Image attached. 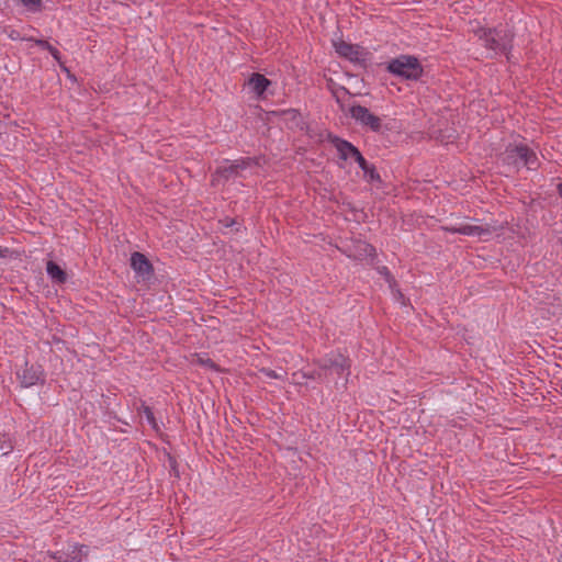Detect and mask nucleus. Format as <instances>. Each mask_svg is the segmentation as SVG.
Wrapping results in <instances>:
<instances>
[{
	"label": "nucleus",
	"instance_id": "nucleus-20",
	"mask_svg": "<svg viewBox=\"0 0 562 562\" xmlns=\"http://www.w3.org/2000/svg\"><path fill=\"white\" fill-rule=\"evenodd\" d=\"M143 412H144V415H145L148 424L150 426H153L154 428H156L157 427V423H156V419H155V416H154V413H153L151 408L148 407V406H145Z\"/></svg>",
	"mask_w": 562,
	"mask_h": 562
},
{
	"label": "nucleus",
	"instance_id": "nucleus-16",
	"mask_svg": "<svg viewBox=\"0 0 562 562\" xmlns=\"http://www.w3.org/2000/svg\"><path fill=\"white\" fill-rule=\"evenodd\" d=\"M520 148H525V145L508 146L504 154V160L507 164L519 166Z\"/></svg>",
	"mask_w": 562,
	"mask_h": 562
},
{
	"label": "nucleus",
	"instance_id": "nucleus-24",
	"mask_svg": "<svg viewBox=\"0 0 562 562\" xmlns=\"http://www.w3.org/2000/svg\"><path fill=\"white\" fill-rule=\"evenodd\" d=\"M52 558L56 561V562H68L66 559H63L61 555H59L58 552H55L52 554Z\"/></svg>",
	"mask_w": 562,
	"mask_h": 562
},
{
	"label": "nucleus",
	"instance_id": "nucleus-25",
	"mask_svg": "<svg viewBox=\"0 0 562 562\" xmlns=\"http://www.w3.org/2000/svg\"><path fill=\"white\" fill-rule=\"evenodd\" d=\"M558 193L562 198V182L558 184Z\"/></svg>",
	"mask_w": 562,
	"mask_h": 562
},
{
	"label": "nucleus",
	"instance_id": "nucleus-18",
	"mask_svg": "<svg viewBox=\"0 0 562 562\" xmlns=\"http://www.w3.org/2000/svg\"><path fill=\"white\" fill-rule=\"evenodd\" d=\"M192 362L214 371L217 370V366L215 364V362L206 356L195 355V358L192 360Z\"/></svg>",
	"mask_w": 562,
	"mask_h": 562
},
{
	"label": "nucleus",
	"instance_id": "nucleus-1",
	"mask_svg": "<svg viewBox=\"0 0 562 562\" xmlns=\"http://www.w3.org/2000/svg\"><path fill=\"white\" fill-rule=\"evenodd\" d=\"M474 34L491 56L508 55L513 48V33L505 27H477Z\"/></svg>",
	"mask_w": 562,
	"mask_h": 562
},
{
	"label": "nucleus",
	"instance_id": "nucleus-26",
	"mask_svg": "<svg viewBox=\"0 0 562 562\" xmlns=\"http://www.w3.org/2000/svg\"><path fill=\"white\" fill-rule=\"evenodd\" d=\"M13 33H14V32H12V33L10 34V37H11V40H16V38H18V37H16V34H13Z\"/></svg>",
	"mask_w": 562,
	"mask_h": 562
},
{
	"label": "nucleus",
	"instance_id": "nucleus-3",
	"mask_svg": "<svg viewBox=\"0 0 562 562\" xmlns=\"http://www.w3.org/2000/svg\"><path fill=\"white\" fill-rule=\"evenodd\" d=\"M350 116L356 121L357 124L363 128L381 133L383 131L382 119L372 113L368 108L360 104H353L349 109Z\"/></svg>",
	"mask_w": 562,
	"mask_h": 562
},
{
	"label": "nucleus",
	"instance_id": "nucleus-19",
	"mask_svg": "<svg viewBox=\"0 0 562 562\" xmlns=\"http://www.w3.org/2000/svg\"><path fill=\"white\" fill-rule=\"evenodd\" d=\"M29 11L37 12L42 9V0H20Z\"/></svg>",
	"mask_w": 562,
	"mask_h": 562
},
{
	"label": "nucleus",
	"instance_id": "nucleus-2",
	"mask_svg": "<svg viewBox=\"0 0 562 562\" xmlns=\"http://www.w3.org/2000/svg\"><path fill=\"white\" fill-rule=\"evenodd\" d=\"M386 70L405 80H418L424 72L418 58L412 55H400L391 59L386 65Z\"/></svg>",
	"mask_w": 562,
	"mask_h": 562
},
{
	"label": "nucleus",
	"instance_id": "nucleus-23",
	"mask_svg": "<svg viewBox=\"0 0 562 562\" xmlns=\"http://www.w3.org/2000/svg\"><path fill=\"white\" fill-rule=\"evenodd\" d=\"M265 373L271 379H280V375L273 370H265Z\"/></svg>",
	"mask_w": 562,
	"mask_h": 562
},
{
	"label": "nucleus",
	"instance_id": "nucleus-28",
	"mask_svg": "<svg viewBox=\"0 0 562 562\" xmlns=\"http://www.w3.org/2000/svg\"><path fill=\"white\" fill-rule=\"evenodd\" d=\"M4 256V249L0 248V257Z\"/></svg>",
	"mask_w": 562,
	"mask_h": 562
},
{
	"label": "nucleus",
	"instance_id": "nucleus-6",
	"mask_svg": "<svg viewBox=\"0 0 562 562\" xmlns=\"http://www.w3.org/2000/svg\"><path fill=\"white\" fill-rule=\"evenodd\" d=\"M321 369L330 370L337 375L349 373V360L340 352H330L321 361Z\"/></svg>",
	"mask_w": 562,
	"mask_h": 562
},
{
	"label": "nucleus",
	"instance_id": "nucleus-27",
	"mask_svg": "<svg viewBox=\"0 0 562 562\" xmlns=\"http://www.w3.org/2000/svg\"><path fill=\"white\" fill-rule=\"evenodd\" d=\"M13 33H14V32H12V33L10 34V37H11V40H16V38H18V37H16V34H13Z\"/></svg>",
	"mask_w": 562,
	"mask_h": 562
},
{
	"label": "nucleus",
	"instance_id": "nucleus-29",
	"mask_svg": "<svg viewBox=\"0 0 562 562\" xmlns=\"http://www.w3.org/2000/svg\"><path fill=\"white\" fill-rule=\"evenodd\" d=\"M560 562H562V560Z\"/></svg>",
	"mask_w": 562,
	"mask_h": 562
},
{
	"label": "nucleus",
	"instance_id": "nucleus-11",
	"mask_svg": "<svg viewBox=\"0 0 562 562\" xmlns=\"http://www.w3.org/2000/svg\"><path fill=\"white\" fill-rule=\"evenodd\" d=\"M248 87L258 97L261 98L271 81L261 74H252L248 79Z\"/></svg>",
	"mask_w": 562,
	"mask_h": 562
},
{
	"label": "nucleus",
	"instance_id": "nucleus-9",
	"mask_svg": "<svg viewBox=\"0 0 562 562\" xmlns=\"http://www.w3.org/2000/svg\"><path fill=\"white\" fill-rule=\"evenodd\" d=\"M21 384L25 387L33 386L43 381V370L41 366H27L18 373Z\"/></svg>",
	"mask_w": 562,
	"mask_h": 562
},
{
	"label": "nucleus",
	"instance_id": "nucleus-10",
	"mask_svg": "<svg viewBox=\"0 0 562 562\" xmlns=\"http://www.w3.org/2000/svg\"><path fill=\"white\" fill-rule=\"evenodd\" d=\"M132 269L142 277H148L153 272L150 261L142 252H133L131 256Z\"/></svg>",
	"mask_w": 562,
	"mask_h": 562
},
{
	"label": "nucleus",
	"instance_id": "nucleus-14",
	"mask_svg": "<svg viewBox=\"0 0 562 562\" xmlns=\"http://www.w3.org/2000/svg\"><path fill=\"white\" fill-rule=\"evenodd\" d=\"M378 272L387 282V284H389L390 289L392 290L394 296L397 297L398 300L400 299L401 300L404 299L402 292L397 289V283L395 281L394 277L391 274L389 268L385 267V266L379 267L378 268Z\"/></svg>",
	"mask_w": 562,
	"mask_h": 562
},
{
	"label": "nucleus",
	"instance_id": "nucleus-4",
	"mask_svg": "<svg viewBox=\"0 0 562 562\" xmlns=\"http://www.w3.org/2000/svg\"><path fill=\"white\" fill-rule=\"evenodd\" d=\"M336 53L351 63L363 64L367 60L368 53L363 47L345 41L334 42Z\"/></svg>",
	"mask_w": 562,
	"mask_h": 562
},
{
	"label": "nucleus",
	"instance_id": "nucleus-8",
	"mask_svg": "<svg viewBox=\"0 0 562 562\" xmlns=\"http://www.w3.org/2000/svg\"><path fill=\"white\" fill-rule=\"evenodd\" d=\"M443 229L446 232L452 233V234H461L464 236H484V235H491L492 229L490 226H480V225H473V224H459L453 226H445Z\"/></svg>",
	"mask_w": 562,
	"mask_h": 562
},
{
	"label": "nucleus",
	"instance_id": "nucleus-15",
	"mask_svg": "<svg viewBox=\"0 0 562 562\" xmlns=\"http://www.w3.org/2000/svg\"><path fill=\"white\" fill-rule=\"evenodd\" d=\"M46 272L48 277L57 283H64L67 279L66 272L54 261L47 262Z\"/></svg>",
	"mask_w": 562,
	"mask_h": 562
},
{
	"label": "nucleus",
	"instance_id": "nucleus-22",
	"mask_svg": "<svg viewBox=\"0 0 562 562\" xmlns=\"http://www.w3.org/2000/svg\"><path fill=\"white\" fill-rule=\"evenodd\" d=\"M47 50L54 57V59H56V60L60 59V53H59V50L57 48H55L54 46L49 45Z\"/></svg>",
	"mask_w": 562,
	"mask_h": 562
},
{
	"label": "nucleus",
	"instance_id": "nucleus-13",
	"mask_svg": "<svg viewBox=\"0 0 562 562\" xmlns=\"http://www.w3.org/2000/svg\"><path fill=\"white\" fill-rule=\"evenodd\" d=\"M519 165L527 167L528 169H536L538 167V157L533 150L525 145V148H520Z\"/></svg>",
	"mask_w": 562,
	"mask_h": 562
},
{
	"label": "nucleus",
	"instance_id": "nucleus-17",
	"mask_svg": "<svg viewBox=\"0 0 562 562\" xmlns=\"http://www.w3.org/2000/svg\"><path fill=\"white\" fill-rule=\"evenodd\" d=\"M361 170L363 171L364 178L370 181H379L380 175L378 173L375 167L373 165H369L368 161L363 158V164H358Z\"/></svg>",
	"mask_w": 562,
	"mask_h": 562
},
{
	"label": "nucleus",
	"instance_id": "nucleus-21",
	"mask_svg": "<svg viewBox=\"0 0 562 562\" xmlns=\"http://www.w3.org/2000/svg\"><path fill=\"white\" fill-rule=\"evenodd\" d=\"M22 40H25V41H33L37 46H40L41 48L43 49H46L49 47V43L45 40H33V38H25L23 37Z\"/></svg>",
	"mask_w": 562,
	"mask_h": 562
},
{
	"label": "nucleus",
	"instance_id": "nucleus-7",
	"mask_svg": "<svg viewBox=\"0 0 562 562\" xmlns=\"http://www.w3.org/2000/svg\"><path fill=\"white\" fill-rule=\"evenodd\" d=\"M333 146L336 148L339 158L342 160L353 159L358 164H363V156L359 149L350 142L334 136L330 138Z\"/></svg>",
	"mask_w": 562,
	"mask_h": 562
},
{
	"label": "nucleus",
	"instance_id": "nucleus-12",
	"mask_svg": "<svg viewBox=\"0 0 562 562\" xmlns=\"http://www.w3.org/2000/svg\"><path fill=\"white\" fill-rule=\"evenodd\" d=\"M348 256L358 260H362L367 257L375 256V249L372 245L358 240L353 245V250H350Z\"/></svg>",
	"mask_w": 562,
	"mask_h": 562
},
{
	"label": "nucleus",
	"instance_id": "nucleus-5",
	"mask_svg": "<svg viewBox=\"0 0 562 562\" xmlns=\"http://www.w3.org/2000/svg\"><path fill=\"white\" fill-rule=\"evenodd\" d=\"M252 162L254 160L251 158H239L234 161L226 160L222 166L217 168L214 180L218 181L221 178L228 180L231 178L237 177L239 175V170L246 169Z\"/></svg>",
	"mask_w": 562,
	"mask_h": 562
}]
</instances>
